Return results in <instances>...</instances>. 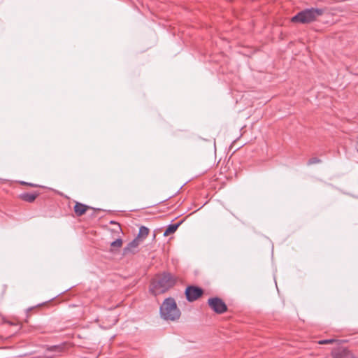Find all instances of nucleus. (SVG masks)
Listing matches in <instances>:
<instances>
[{
  "label": "nucleus",
  "instance_id": "39448f33",
  "mask_svg": "<svg viewBox=\"0 0 358 358\" xmlns=\"http://www.w3.org/2000/svg\"><path fill=\"white\" fill-rule=\"evenodd\" d=\"M203 289L195 286H189L186 288L185 295L187 301H194L203 294Z\"/></svg>",
  "mask_w": 358,
  "mask_h": 358
},
{
  "label": "nucleus",
  "instance_id": "f03ea898",
  "mask_svg": "<svg viewBox=\"0 0 358 358\" xmlns=\"http://www.w3.org/2000/svg\"><path fill=\"white\" fill-rule=\"evenodd\" d=\"M160 315L165 320L176 321L180 317L181 313L175 299L172 297L166 299L159 308Z\"/></svg>",
  "mask_w": 358,
  "mask_h": 358
},
{
  "label": "nucleus",
  "instance_id": "ddd939ff",
  "mask_svg": "<svg viewBox=\"0 0 358 358\" xmlns=\"http://www.w3.org/2000/svg\"><path fill=\"white\" fill-rule=\"evenodd\" d=\"M321 160L317 157H312L308 162V165L320 163Z\"/></svg>",
  "mask_w": 358,
  "mask_h": 358
},
{
  "label": "nucleus",
  "instance_id": "0eeeda50",
  "mask_svg": "<svg viewBox=\"0 0 358 358\" xmlns=\"http://www.w3.org/2000/svg\"><path fill=\"white\" fill-rule=\"evenodd\" d=\"M90 207L87 205L76 202L74 206V212L78 216L84 215Z\"/></svg>",
  "mask_w": 358,
  "mask_h": 358
},
{
  "label": "nucleus",
  "instance_id": "6e6552de",
  "mask_svg": "<svg viewBox=\"0 0 358 358\" xmlns=\"http://www.w3.org/2000/svg\"><path fill=\"white\" fill-rule=\"evenodd\" d=\"M38 196V193H23L20 195V198L27 202L31 203L33 202L36 197Z\"/></svg>",
  "mask_w": 358,
  "mask_h": 358
},
{
  "label": "nucleus",
  "instance_id": "9d476101",
  "mask_svg": "<svg viewBox=\"0 0 358 358\" xmlns=\"http://www.w3.org/2000/svg\"><path fill=\"white\" fill-rule=\"evenodd\" d=\"M148 234H149V229L145 226H141L139 228L138 234L136 238H138V240L139 241H141L148 236Z\"/></svg>",
  "mask_w": 358,
  "mask_h": 358
},
{
  "label": "nucleus",
  "instance_id": "f8f14e48",
  "mask_svg": "<svg viewBox=\"0 0 358 358\" xmlns=\"http://www.w3.org/2000/svg\"><path fill=\"white\" fill-rule=\"evenodd\" d=\"M122 240L121 238H117L110 243V246L113 248H120L122 247Z\"/></svg>",
  "mask_w": 358,
  "mask_h": 358
},
{
  "label": "nucleus",
  "instance_id": "1a4fd4ad",
  "mask_svg": "<svg viewBox=\"0 0 358 358\" xmlns=\"http://www.w3.org/2000/svg\"><path fill=\"white\" fill-rule=\"evenodd\" d=\"M334 358H354L353 355L350 351L346 349L339 350L334 355Z\"/></svg>",
  "mask_w": 358,
  "mask_h": 358
},
{
  "label": "nucleus",
  "instance_id": "20e7f679",
  "mask_svg": "<svg viewBox=\"0 0 358 358\" xmlns=\"http://www.w3.org/2000/svg\"><path fill=\"white\" fill-rule=\"evenodd\" d=\"M210 308L216 313L222 314L227 311V307L222 299L218 297L210 298L208 301Z\"/></svg>",
  "mask_w": 358,
  "mask_h": 358
},
{
  "label": "nucleus",
  "instance_id": "2eb2a0df",
  "mask_svg": "<svg viewBox=\"0 0 358 358\" xmlns=\"http://www.w3.org/2000/svg\"><path fill=\"white\" fill-rule=\"evenodd\" d=\"M57 348H59V347H58V346H57V345H52V346L50 347V348H48V350H50V351H54V350H56V349H57Z\"/></svg>",
  "mask_w": 358,
  "mask_h": 358
},
{
  "label": "nucleus",
  "instance_id": "dca6fc26",
  "mask_svg": "<svg viewBox=\"0 0 358 358\" xmlns=\"http://www.w3.org/2000/svg\"><path fill=\"white\" fill-rule=\"evenodd\" d=\"M30 186H35L33 184H29Z\"/></svg>",
  "mask_w": 358,
  "mask_h": 358
},
{
  "label": "nucleus",
  "instance_id": "f257e3e1",
  "mask_svg": "<svg viewBox=\"0 0 358 358\" xmlns=\"http://www.w3.org/2000/svg\"><path fill=\"white\" fill-rule=\"evenodd\" d=\"M176 282L174 277L169 273H164L152 280L150 292L155 296L163 294L172 287Z\"/></svg>",
  "mask_w": 358,
  "mask_h": 358
},
{
  "label": "nucleus",
  "instance_id": "423d86ee",
  "mask_svg": "<svg viewBox=\"0 0 358 358\" xmlns=\"http://www.w3.org/2000/svg\"><path fill=\"white\" fill-rule=\"evenodd\" d=\"M140 241L138 238L134 239L132 241L128 243V245L124 248V255H127L129 253H134L138 248Z\"/></svg>",
  "mask_w": 358,
  "mask_h": 358
},
{
  "label": "nucleus",
  "instance_id": "9b49d317",
  "mask_svg": "<svg viewBox=\"0 0 358 358\" xmlns=\"http://www.w3.org/2000/svg\"><path fill=\"white\" fill-rule=\"evenodd\" d=\"M181 223L182 222L173 224H169L166 229L165 230L164 236H166L171 234H173L177 230V229L178 228Z\"/></svg>",
  "mask_w": 358,
  "mask_h": 358
},
{
  "label": "nucleus",
  "instance_id": "4468645a",
  "mask_svg": "<svg viewBox=\"0 0 358 358\" xmlns=\"http://www.w3.org/2000/svg\"><path fill=\"white\" fill-rule=\"evenodd\" d=\"M336 340L334 339H325V340H321L318 342L319 344L324 345V344H331L334 343Z\"/></svg>",
  "mask_w": 358,
  "mask_h": 358
},
{
  "label": "nucleus",
  "instance_id": "7ed1b4c3",
  "mask_svg": "<svg viewBox=\"0 0 358 358\" xmlns=\"http://www.w3.org/2000/svg\"><path fill=\"white\" fill-rule=\"evenodd\" d=\"M322 8H310L304 9L293 16L291 22L293 23L309 24L316 21L324 14Z\"/></svg>",
  "mask_w": 358,
  "mask_h": 358
}]
</instances>
